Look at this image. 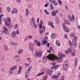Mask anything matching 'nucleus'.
Instances as JSON below:
<instances>
[{
	"label": "nucleus",
	"mask_w": 80,
	"mask_h": 80,
	"mask_svg": "<svg viewBox=\"0 0 80 80\" xmlns=\"http://www.w3.org/2000/svg\"><path fill=\"white\" fill-rule=\"evenodd\" d=\"M28 38V37H26L24 39V41H25L26 40H27Z\"/></svg>",
	"instance_id": "obj_60"
},
{
	"label": "nucleus",
	"mask_w": 80,
	"mask_h": 80,
	"mask_svg": "<svg viewBox=\"0 0 80 80\" xmlns=\"http://www.w3.org/2000/svg\"><path fill=\"white\" fill-rule=\"evenodd\" d=\"M43 32V31L42 30H40L39 31V32L40 33H42Z\"/></svg>",
	"instance_id": "obj_53"
},
{
	"label": "nucleus",
	"mask_w": 80,
	"mask_h": 80,
	"mask_svg": "<svg viewBox=\"0 0 80 80\" xmlns=\"http://www.w3.org/2000/svg\"><path fill=\"white\" fill-rule=\"evenodd\" d=\"M35 56L36 57H42V51L40 50H39L38 51H37L36 52L35 54Z\"/></svg>",
	"instance_id": "obj_3"
},
{
	"label": "nucleus",
	"mask_w": 80,
	"mask_h": 80,
	"mask_svg": "<svg viewBox=\"0 0 80 80\" xmlns=\"http://www.w3.org/2000/svg\"><path fill=\"white\" fill-rule=\"evenodd\" d=\"M68 51H67V50L65 51V53H66V54H67V55H68Z\"/></svg>",
	"instance_id": "obj_59"
},
{
	"label": "nucleus",
	"mask_w": 80,
	"mask_h": 80,
	"mask_svg": "<svg viewBox=\"0 0 80 80\" xmlns=\"http://www.w3.org/2000/svg\"><path fill=\"white\" fill-rule=\"evenodd\" d=\"M56 44L58 46H60V42L59 41H57L56 42Z\"/></svg>",
	"instance_id": "obj_24"
},
{
	"label": "nucleus",
	"mask_w": 80,
	"mask_h": 80,
	"mask_svg": "<svg viewBox=\"0 0 80 80\" xmlns=\"http://www.w3.org/2000/svg\"><path fill=\"white\" fill-rule=\"evenodd\" d=\"M23 51V49H21L19 50L18 51L19 53H22V52Z\"/></svg>",
	"instance_id": "obj_38"
},
{
	"label": "nucleus",
	"mask_w": 80,
	"mask_h": 80,
	"mask_svg": "<svg viewBox=\"0 0 80 80\" xmlns=\"http://www.w3.org/2000/svg\"><path fill=\"white\" fill-rule=\"evenodd\" d=\"M63 69L65 71H67L68 69V64H64L62 65Z\"/></svg>",
	"instance_id": "obj_9"
},
{
	"label": "nucleus",
	"mask_w": 80,
	"mask_h": 80,
	"mask_svg": "<svg viewBox=\"0 0 80 80\" xmlns=\"http://www.w3.org/2000/svg\"><path fill=\"white\" fill-rule=\"evenodd\" d=\"M44 12L45 13H46L47 14V15H49V13L47 12V11L46 9L44 10Z\"/></svg>",
	"instance_id": "obj_41"
},
{
	"label": "nucleus",
	"mask_w": 80,
	"mask_h": 80,
	"mask_svg": "<svg viewBox=\"0 0 80 80\" xmlns=\"http://www.w3.org/2000/svg\"><path fill=\"white\" fill-rule=\"evenodd\" d=\"M47 42H48L47 41L45 40H43L42 42V45H45V44H46Z\"/></svg>",
	"instance_id": "obj_20"
},
{
	"label": "nucleus",
	"mask_w": 80,
	"mask_h": 80,
	"mask_svg": "<svg viewBox=\"0 0 80 80\" xmlns=\"http://www.w3.org/2000/svg\"><path fill=\"white\" fill-rule=\"evenodd\" d=\"M57 34H52L51 35V38H55L57 37Z\"/></svg>",
	"instance_id": "obj_17"
},
{
	"label": "nucleus",
	"mask_w": 80,
	"mask_h": 80,
	"mask_svg": "<svg viewBox=\"0 0 80 80\" xmlns=\"http://www.w3.org/2000/svg\"><path fill=\"white\" fill-rule=\"evenodd\" d=\"M47 6H48V4L46 3V4H45V5L44 7H47Z\"/></svg>",
	"instance_id": "obj_63"
},
{
	"label": "nucleus",
	"mask_w": 80,
	"mask_h": 80,
	"mask_svg": "<svg viewBox=\"0 0 80 80\" xmlns=\"http://www.w3.org/2000/svg\"><path fill=\"white\" fill-rule=\"evenodd\" d=\"M47 47H49V46H50V43H47Z\"/></svg>",
	"instance_id": "obj_62"
},
{
	"label": "nucleus",
	"mask_w": 80,
	"mask_h": 80,
	"mask_svg": "<svg viewBox=\"0 0 80 80\" xmlns=\"http://www.w3.org/2000/svg\"><path fill=\"white\" fill-rule=\"evenodd\" d=\"M16 33L15 31H13L11 33V35L12 37H15Z\"/></svg>",
	"instance_id": "obj_18"
},
{
	"label": "nucleus",
	"mask_w": 80,
	"mask_h": 80,
	"mask_svg": "<svg viewBox=\"0 0 80 80\" xmlns=\"http://www.w3.org/2000/svg\"><path fill=\"white\" fill-rule=\"evenodd\" d=\"M52 55L53 56L52 58L54 60H55L56 59L57 62H62L63 60L62 58L63 57H65V55L62 53L61 51H59L58 52V55L59 56V57H57L53 54H52Z\"/></svg>",
	"instance_id": "obj_1"
},
{
	"label": "nucleus",
	"mask_w": 80,
	"mask_h": 80,
	"mask_svg": "<svg viewBox=\"0 0 80 80\" xmlns=\"http://www.w3.org/2000/svg\"><path fill=\"white\" fill-rule=\"evenodd\" d=\"M17 66H14L12 67L11 68L9 71V73L10 75H11L13 73V71L15 69L17 68Z\"/></svg>",
	"instance_id": "obj_5"
},
{
	"label": "nucleus",
	"mask_w": 80,
	"mask_h": 80,
	"mask_svg": "<svg viewBox=\"0 0 80 80\" xmlns=\"http://www.w3.org/2000/svg\"><path fill=\"white\" fill-rule=\"evenodd\" d=\"M28 38H29V39H32V36H30V35H28Z\"/></svg>",
	"instance_id": "obj_39"
},
{
	"label": "nucleus",
	"mask_w": 80,
	"mask_h": 80,
	"mask_svg": "<svg viewBox=\"0 0 80 80\" xmlns=\"http://www.w3.org/2000/svg\"><path fill=\"white\" fill-rule=\"evenodd\" d=\"M10 43L11 45L12 46H17V45H18L15 42H10Z\"/></svg>",
	"instance_id": "obj_15"
},
{
	"label": "nucleus",
	"mask_w": 80,
	"mask_h": 80,
	"mask_svg": "<svg viewBox=\"0 0 80 80\" xmlns=\"http://www.w3.org/2000/svg\"><path fill=\"white\" fill-rule=\"evenodd\" d=\"M32 69V67L30 66L28 68V71H30L31 70V69Z\"/></svg>",
	"instance_id": "obj_44"
},
{
	"label": "nucleus",
	"mask_w": 80,
	"mask_h": 80,
	"mask_svg": "<svg viewBox=\"0 0 80 80\" xmlns=\"http://www.w3.org/2000/svg\"><path fill=\"white\" fill-rule=\"evenodd\" d=\"M26 16H28V14H29V11H28V8H26Z\"/></svg>",
	"instance_id": "obj_23"
},
{
	"label": "nucleus",
	"mask_w": 80,
	"mask_h": 80,
	"mask_svg": "<svg viewBox=\"0 0 80 80\" xmlns=\"http://www.w3.org/2000/svg\"><path fill=\"white\" fill-rule=\"evenodd\" d=\"M52 3H53V4L54 5H58V4H57V3L56 2V1L55 0H53Z\"/></svg>",
	"instance_id": "obj_30"
},
{
	"label": "nucleus",
	"mask_w": 80,
	"mask_h": 80,
	"mask_svg": "<svg viewBox=\"0 0 80 80\" xmlns=\"http://www.w3.org/2000/svg\"><path fill=\"white\" fill-rule=\"evenodd\" d=\"M62 27H63L64 30L66 32H69V31L68 30V28L67 27L65 26V23H63L62 24Z\"/></svg>",
	"instance_id": "obj_7"
},
{
	"label": "nucleus",
	"mask_w": 80,
	"mask_h": 80,
	"mask_svg": "<svg viewBox=\"0 0 80 80\" xmlns=\"http://www.w3.org/2000/svg\"><path fill=\"white\" fill-rule=\"evenodd\" d=\"M74 40H75V41H77V40L78 38H77V37L76 36H74Z\"/></svg>",
	"instance_id": "obj_43"
},
{
	"label": "nucleus",
	"mask_w": 80,
	"mask_h": 80,
	"mask_svg": "<svg viewBox=\"0 0 80 80\" xmlns=\"http://www.w3.org/2000/svg\"><path fill=\"white\" fill-rule=\"evenodd\" d=\"M5 25L6 26H8L9 25V23H8V22H5Z\"/></svg>",
	"instance_id": "obj_46"
},
{
	"label": "nucleus",
	"mask_w": 80,
	"mask_h": 80,
	"mask_svg": "<svg viewBox=\"0 0 80 80\" xmlns=\"http://www.w3.org/2000/svg\"><path fill=\"white\" fill-rule=\"evenodd\" d=\"M72 43L73 47L75 48L76 47H77V42H76L75 40H72Z\"/></svg>",
	"instance_id": "obj_14"
},
{
	"label": "nucleus",
	"mask_w": 80,
	"mask_h": 80,
	"mask_svg": "<svg viewBox=\"0 0 80 80\" xmlns=\"http://www.w3.org/2000/svg\"><path fill=\"white\" fill-rule=\"evenodd\" d=\"M68 17L70 21H71V22H73L74 21H75V18L74 15H72V17H71V16L68 15Z\"/></svg>",
	"instance_id": "obj_6"
},
{
	"label": "nucleus",
	"mask_w": 80,
	"mask_h": 80,
	"mask_svg": "<svg viewBox=\"0 0 80 80\" xmlns=\"http://www.w3.org/2000/svg\"><path fill=\"white\" fill-rule=\"evenodd\" d=\"M3 16H4V14H2L0 15V20H2V17H3Z\"/></svg>",
	"instance_id": "obj_45"
},
{
	"label": "nucleus",
	"mask_w": 80,
	"mask_h": 80,
	"mask_svg": "<svg viewBox=\"0 0 80 80\" xmlns=\"http://www.w3.org/2000/svg\"><path fill=\"white\" fill-rule=\"evenodd\" d=\"M7 12H10L11 11V9L9 7H7Z\"/></svg>",
	"instance_id": "obj_26"
},
{
	"label": "nucleus",
	"mask_w": 80,
	"mask_h": 80,
	"mask_svg": "<svg viewBox=\"0 0 80 80\" xmlns=\"http://www.w3.org/2000/svg\"><path fill=\"white\" fill-rule=\"evenodd\" d=\"M34 42L35 44L36 45H38V47H40V45H41L40 42H38L37 40H35L34 41Z\"/></svg>",
	"instance_id": "obj_13"
},
{
	"label": "nucleus",
	"mask_w": 80,
	"mask_h": 80,
	"mask_svg": "<svg viewBox=\"0 0 80 80\" xmlns=\"http://www.w3.org/2000/svg\"><path fill=\"white\" fill-rule=\"evenodd\" d=\"M75 53H73L72 54V55L73 57H75Z\"/></svg>",
	"instance_id": "obj_56"
},
{
	"label": "nucleus",
	"mask_w": 80,
	"mask_h": 80,
	"mask_svg": "<svg viewBox=\"0 0 80 80\" xmlns=\"http://www.w3.org/2000/svg\"><path fill=\"white\" fill-rule=\"evenodd\" d=\"M35 23V21H34V18H32V22H31L30 24L31 25H32V23Z\"/></svg>",
	"instance_id": "obj_31"
},
{
	"label": "nucleus",
	"mask_w": 80,
	"mask_h": 80,
	"mask_svg": "<svg viewBox=\"0 0 80 80\" xmlns=\"http://www.w3.org/2000/svg\"><path fill=\"white\" fill-rule=\"evenodd\" d=\"M33 25H34V27L35 28H37V26L36 24H35V22L32 23Z\"/></svg>",
	"instance_id": "obj_33"
},
{
	"label": "nucleus",
	"mask_w": 80,
	"mask_h": 80,
	"mask_svg": "<svg viewBox=\"0 0 80 80\" xmlns=\"http://www.w3.org/2000/svg\"><path fill=\"white\" fill-rule=\"evenodd\" d=\"M53 24V22L50 21H48V25H50L52 28H55V26Z\"/></svg>",
	"instance_id": "obj_11"
},
{
	"label": "nucleus",
	"mask_w": 80,
	"mask_h": 80,
	"mask_svg": "<svg viewBox=\"0 0 80 80\" xmlns=\"http://www.w3.org/2000/svg\"><path fill=\"white\" fill-rule=\"evenodd\" d=\"M3 21L4 23H6L7 22H8V20L7 19V18H3Z\"/></svg>",
	"instance_id": "obj_29"
},
{
	"label": "nucleus",
	"mask_w": 80,
	"mask_h": 80,
	"mask_svg": "<svg viewBox=\"0 0 80 80\" xmlns=\"http://www.w3.org/2000/svg\"><path fill=\"white\" fill-rule=\"evenodd\" d=\"M64 38H66V39H67L68 38L67 37V34H65V35L64 36Z\"/></svg>",
	"instance_id": "obj_52"
},
{
	"label": "nucleus",
	"mask_w": 80,
	"mask_h": 80,
	"mask_svg": "<svg viewBox=\"0 0 80 80\" xmlns=\"http://www.w3.org/2000/svg\"><path fill=\"white\" fill-rule=\"evenodd\" d=\"M65 9L67 11H68V8H67V6H66L65 7Z\"/></svg>",
	"instance_id": "obj_58"
},
{
	"label": "nucleus",
	"mask_w": 80,
	"mask_h": 80,
	"mask_svg": "<svg viewBox=\"0 0 80 80\" xmlns=\"http://www.w3.org/2000/svg\"><path fill=\"white\" fill-rule=\"evenodd\" d=\"M58 13V10H53L52 11V16H55L56 15L57 13Z\"/></svg>",
	"instance_id": "obj_10"
},
{
	"label": "nucleus",
	"mask_w": 80,
	"mask_h": 80,
	"mask_svg": "<svg viewBox=\"0 0 80 80\" xmlns=\"http://www.w3.org/2000/svg\"><path fill=\"white\" fill-rule=\"evenodd\" d=\"M39 28L40 29L42 28V24H39Z\"/></svg>",
	"instance_id": "obj_47"
},
{
	"label": "nucleus",
	"mask_w": 80,
	"mask_h": 80,
	"mask_svg": "<svg viewBox=\"0 0 80 80\" xmlns=\"http://www.w3.org/2000/svg\"><path fill=\"white\" fill-rule=\"evenodd\" d=\"M11 13L12 14H14V13H15V12L12 10L11 12Z\"/></svg>",
	"instance_id": "obj_61"
},
{
	"label": "nucleus",
	"mask_w": 80,
	"mask_h": 80,
	"mask_svg": "<svg viewBox=\"0 0 80 80\" xmlns=\"http://www.w3.org/2000/svg\"><path fill=\"white\" fill-rule=\"evenodd\" d=\"M58 3H59V4L60 5H61L62 3V1H60V0H58Z\"/></svg>",
	"instance_id": "obj_48"
},
{
	"label": "nucleus",
	"mask_w": 80,
	"mask_h": 80,
	"mask_svg": "<svg viewBox=\"0 0 80 80\" xmlns=\"http://www.w3.org/2000/svg\"><path fill=\"white\" fill-rule=\"evenodd\" d=\"M78 62V59L76 58L74 62V67H77V62Z\"/></svg>",
	"instance_id": "obj_16"
},
{
	"label": "nucleus",
	"mask_w": 80,
	"mask_h": 80,
	"mask_svg": "<svg viewBox=\"0 0 80 80\" xmlns=\"http://www.w3.org/2000/svg\"><path fill=\"white\" fill-rule=\"evenodd\" d=\"M4 50L6 52L8 51V47L7 46H5L4 48Z\"/></svg>",
	"instance_id": "obj_40"
},
{
	"label": "nucleus",
	"mask_w": 80,
	"mask_h": 80,
	"mask_svg": "<svg viewBox=\"0 0 80 80\" xmlns=\"http://www.w3.org/2000/svg\"><path fill=\"white\" fill-rule=\"evenodd\" d=\"M21 71H22V70H18V74H20V72H21Z\"/></svg>",
	"instance_id": "obj_55"
},
{
	"label": "nucleus",
	"mask_w": 80,
	"mask_h": 80,
	"mask_svg": "<svg viewBox=\"0 0 80 80\" xmlns=\"http://www.w3.org/2000/svg\"><path fill=\"white\" fill-rule=\"evenodd\" d=\"M52 65H53V67H52V69H55V68H57L59 66V65H55V62H53L52 63Z\"/></svg>",
	"instance_id": "obj_12"
},
{
	"label": "nucleus",
	"mask_w": 80,
	"mask_h": 80,
	"mask_svg": "<svg viewBox=\"0 0 80 80\" xmlns=\"http://www.w3.org/2000/svg\"><path fill=\"white\" fill-rule=\"evenodd\" d=\"M18 27V24H16L14 27V29H17V28Z\"/></svg>",
	"instance_id": "obj_34"
},
{
	"label": "nucleus",
	"mask_w": 80,
	"mask_h": 80,
	"mask_svg": "<svg viewBox=\"0 0 80 80\" xmlns=\"http://www.w3.org/2000/svg\"><path fill=\"white\" fill-rule=\"evenodd\" d=\"M71 37H75V34L73 32H71Z\"/></svg>",
	"instance_id": "obj_42"
},
{
	"label": "nucleus",
	"mask_w": 80,
	"mask_h": 80,
	"mask_svg": "<svg viewBox=\"0 0 80 80\" xmlns=\"http://www.w3.org/2000/svg\"><path fill=\"white\" fill-rule=\"evenodd\" d=\"M47 78H48V76H46L45 77H44L42 79L44 80H46L47 79Z\"/></svg>",
	"instance_id": "obj_36"
},
{
	"label": "nucleus",
	"mask_w": 80,
	"mask_h": 80,
	"mask_svg": "<svg viewBox=\"0 0 80 80\" xmlns=\"http://www.w3.org/2000/svg\"><path fill=\"white\" fill-rule=\"evenodd\" d=\"M2 60H4V57L3 56L1 58Z\"/></svg>",
	"instance_id": "obj_64"
},
{
	"label": "nucleus",
	"mask_w": 80,
	"mask_h": 80,
	"mask_svg": "<svg viewBox=\"0 0 80 80\" xmlns=\"http://www.w3.org/2000/svg\"><path fill=\"white\" fill-rule=\"evenodd\" d=\"M19 33V32H18V30H17L16 31V34H17V35H18Z\"/></svg>",
	"instance_id": "obj_49"
},
{
	"label": "nucleus",
	"mask_w": 80,
	"mask_h": 80,
	"mask_svg": "<svg viewBox=\"0 0 80 80\" xmlns=\"http://www.w3.org/2000/svg\"><path fill=\"white\" fill-rule=\"evenodd\" d=\"M46 73L47 74H48L49 75H51L52 74V71L51 70H50L49 68H48L46 70Z\"/></svg>",
	"instance_id": "obj_8"
},
{
	"label": "nucleus",
	"mask_w": 80,
	"mask_h": 80,
	"mask_svg": "<svg viewBox=\"0 0 80 80\" xmlns=\"http://www.w3.org/2000/svg\"><path fill=\"white\" fill-rule=\"evenodd\" d=\"M52 78L57 79L58 78V76L55 75H54L52 76Z\"/></svg>",
	"instance_id": "obj_25"
},
{
	"label": "nucleus",
	"mask_w": 80,
	"mask_h": 80,
	"mask_svg": "<svg viewBox=\"0 0 80 80\" xmlns=\"http://www.w3.org/2000/svg\"><path fill=\"white\" fill-rule=\"evenodd\" d=\"M50 9L51 10H54V8L53 7V4H52V3H51L50 4Z\"/></svg>",
	"instance_id": "obj_27"
},
{
	"label": "nucleus",
	"mask_w": 80,
	"mask_h": 80,
	"mask_svg": "<svg viewBox=\"0 0 80 80\" xmlns=\"http://www.w3.org/2000/svg\"><path fill=\"white\" fill-rule=\"evenodd\" d=\"M13 11H14V12H15V13L16 14L17 13V12H18V11H17V8H14L13 9Z\"/></svg>",
	"instance_id": "obj_28"
},
{
	"label": "nucleus",
	"mask_w": 80,
	"mask_h": 80,
	"mask_svg": "<svg viewBox=\"0 0 80 80\" xmlns=\"http://www.w3.org/2000/svg\"><path fill=\"white\" fill-rule=\"evenodd\" d=\"M3 30L2 31V33H4L6 35H10V33L8 32V30L6 27H4L3 28Z\"/></svg>",
	"instance_id": "obj_4"
},
{
	"label": "nucleus",
	"mask_w": 80,
	"mask_h": 80,
	"mask_svg": "<svg viewBox=\"0 0 80 80\" xmlns=\"http://www.w3.org/2000/svg\"><path fill=\"white\" fill-rule=\"evenodd\" d=\"M22 67L21 66H19V70H22Z\"/></svg>",
	"instance_id": "obj_50"
},
{
	"label": "nucleus",
	"mask_w": 80,
	"mask_h": 80,
	"mask_svg": "<svg viewBox=\"0 0 80 80\" xmlns=\"http://www.w3.org/2000/svg\"><path fill=\"white\" fill-rule=\"evenodd\" d=\"M29 49H30V51L32 52H33V49L31 47V42H30V44L29 45Z\"/></svg>",
	"instance_id": "obj_21"
},
{
	"label": "nucleus",
	"mask_w": 80,
	"mask_h": 80,
	"mask_svg": "<svg viewBox=\"0 0 80 80\" xmlns=\"http://www.w3.org/2000/svg\"><path fill=\"white\" fill-rule=\"evenodd\" d=\"M27 61L28 62H31V58H27Z\"/></svg>",
	"instance_id": "obj_35"
},
{
	"label": "nucleus",
	"mask_w": 80,
	"mask_h": 80,
	"mask_svg": "<svg viewBox=\"0 0 80 80\" xmlns=\"http://www.w3.org/2000/svg\"><path fill=\"white\" fill-rule=\"evenodd\" d=\"M64 22L66 24H67L68 25H70V22L68 20H64Z\"/></svg>",
	"instance_id": "obj_19"
},
{
	"label": "nucleus",
	"mask_w": 80,
	"mask_h": 80,
	"mask_svg": "<svg viewBox=\"0 0 80 80\" xmlns=\"http://www.w3.org/2000/svg\"><path fill=\"white\" fill-rule=\"evenodd\" d=\"M60 75V73H58V75L57 76H58V78L59 77V76Z\"/></svg>",
	"instance_id": "obj_57"
},
{
	"label": "nucleus",
	"mask_w": 80,
	"mask_h": 80,
	"mask_svg": "<svg viewBox=\"0 0 80 80\" xmlns=\"http://www.w3.org/2000/svg\"><path fill=\"white\" fill-rule=\"evenodd\" d=\"M44 72H42V73H39L38 74L36 75V76H40V75H43V74H44Z\"/></svg>",
	"instance_id": "obj_32"
},
{
	"label": "nucleus",
	"mask_w": 80,
	"mask_h": 80,
	"mask_svg": "<svg viewBox=\"0 0 80 80\" xmlns=\"http://www.w3.org/2000/svg\"><path fill=\"white\" fill-rule=\"evenodd\" d=\"M68 51L69 53H72L73 52L72 50V49L70 48H69L68 49Z\"/></svg>",
	"instance_id": "obj_22"
},
{
	"label": "nucleus",
	"mask_w": 80,
	"mask_h": 80,
	"mask_svg": "<svg viewBox=\"0 0 80 80\" xmlns=\"http://www.w3.org/2000/svg\"><path fill=\"white\" fill-rule=\"evenodd\" d=\"M28 76L27 74H26L25 76V78H28Z\"/></svg>",
	"instance_id": "obj_54"
},
{
	"label": "nucleus",
	"mask_w": 80,
	"mask_h": 80,
	"mask_svg": "<svg viewBox=\"0 0 80 80\" xmlns=\"http://www.w3.org/2000/svg\"><path fill=\"white\" fill-rule=\"evenodd\" d=\"M29 65V63H25V66L26 67H28Z\"/></svg>",
	"instance_id": "obj_51"
},
{
	"label": "nucleus",
	"mask_w": 80,
	"mask_h": 80,
	"mask_svg": "<svg viewBox=\"0 0 80 80\" xmlns=\"http://www.w3.org/2000/svg\"><path fill=\"white\" fill-rule=\"evenodd\" d=\"M8 21V22L9 23H10V22H11V19L9 18H7Z\"/></svg>",
	"instance_id": "obj_37"
},
{
	"label": "nucleus",
	"mask_w": 80,
	"mask_h": 80,
	"mask_svg": "<svg viewBox=\"0 0 80 80\" xmlns=\"http://www.w3.org/2000/svg\"><path fill=\"white\" fill-rule=\"evenodd\" d=\"M53 56L52 54H49L47 56L43 57L42 58V62L43 63H46L47 62V58H48L49 60H52V61H54L53 59Z\"/></svg>",
	"instance_id": "obj_2"
}]
</instances>
